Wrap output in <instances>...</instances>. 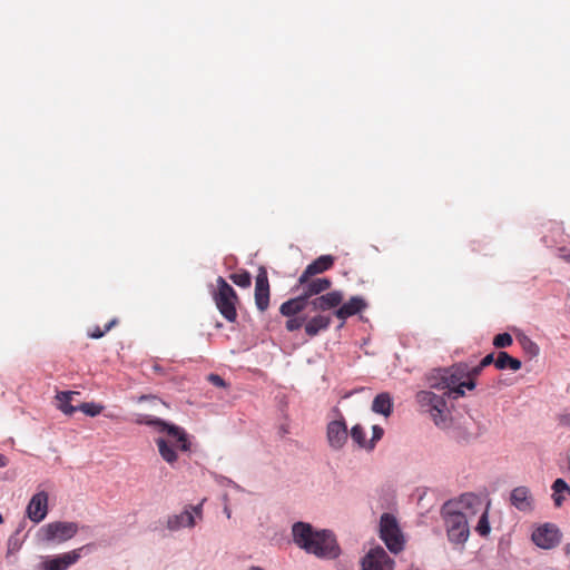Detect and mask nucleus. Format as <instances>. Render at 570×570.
Here are the masks:
<instances>
[{
	"instance_id": "1",
	"label": "nucleus",
	"mask_w": 570,
	"mask_h": 570,
	"mask_svg": "<svg viewBox=\"0 0 570 570\" xmlns=\"http://www.w3.org/2000/svg\"><path fill=\"white\" fill-rule=\"evenodd\" d=\"M136 422L153 426L157 432L165 434V436L155 439V443L161 459L169 465H174L177 462V451H190L191 442L185 429L149 414H139Z\"/></svg>"
},
{
	"instance_id": "2",
	"label": "nucleus",
	"mask_w": 570,
	"mask_h": 570,
	"mask_svg": "<svg viewBox=\"0 0 570 570\" xmlns=\"http://www.w3.org/2000/svg\"><path fill=\"white\" fill-rule=\"evenodd\" d=\"M294 543L318 558L334 559L340 554V547L334 534L328 530H315L309 523L296 522L292 527Z\"/></svg>"
},
{
	"instance_id": "3",
	"label": "nucleus",
	"mask_w": 570,
	"mask_h": 570,
	"mask_svg": "<svg viewBox=\"0 0 570 570\" xmlns=\"http://www.w3.org/2000/svg\"><path fill=\"white\" fill-rule=\"evenodd\" d=\"M469 374V364L459 363L451 368L435 370L429 376V385L431 389L443 390L444 395L459 399L464 395V389L472 390L475 383L470 379H465Z\"/></svg>"
},
{
	"instance_id": "4",
	"label": "nucleus",
	"mask_w": 570,
	"mask_h": 570,
	"mask_svg": "<svg viewBox=\"0 0 570 570\" xmlns=\"http://www.w3.org/2000/svg\"><path fill=\"white\" fill-rule=\"evenodd\" d=\"M453 507L451 503H445L442 508V515L449 540L454 544H462L470 534L468 519L462 512L453 510Z\"/></svg>"
},
{
	"instance_id": "5",
	"label": "nucleus",
	"mask_w": 570,
	"mask_h": 570,
	"mask_svg": "<svg viewBox=\"0 0 570 570\" xmlns=\"http://www.w3.org/2000/svg\"><path fill=\"white\" fill-rule=\"evenodd\" d=\"M217 291L214 293L215 304L220 314L228 321L235 322L237 318L236 303L238 296L235 289L219 276L217 278Z\"/></svg>"
},
{
	"instance_id": "6",
	"label": "nucleus",
	"mask_w": 570,
	"mask_h": 570,
	"mask_svg": "<svg viewBox=\"0 0 570 570\" xmlns=\"http://www.w3.org/2000/svg\"><path fill=\"white\" fill-rule=\"evenodd\" d=\"M380 538L392 553L396 554L403 551L405 540L394 515L390 513H383L381 515Z\"/></svg>"
},
{
	"instance_id": "7",
	"label": "nucleus",
	"mask_w": 570,
	"mask_h": 570,
	"mask_svg": "<svg viewBox=\"0 0 570 570\" xmlns=\"http://www.w3.org/2000/svg\"><path fill=\"white\" fill-rule=\"evenodd\" d=\"M416 402L424 411L431 414L436 425H446L448 410L443 395H436L431 391H420L416 393Z\"/></svg>"
},
{
	"instance_id": "8",
	"label": "nucleus",
	"mask_w": 570,
	"mask_h": 570,
	"mask_svg": "<svg viewBox=\"0 0 570 570\" xmlns=\"http://www.w3.org/2000/svg\"><path fill=\"white\" fill-rule=\"evenodd\" d=\"M41 531L43 540L61 543L76 535L78 524L76 522L56 521L42 527Z\"/></svg>"
},
{
	"instance_id": "9",
	"label": "nucleus",
	"mask_w": 570,
	"mask_h": 570,
	"mask_svg": "<svg viewBox=\"0 0 570 570\" xmlns=\"http://www.w3.org/2000/svg\"><path fill=\"white\" fill-rule=\"evenodd\" d=\"M197 519H203V502L197 505H187L181 513L169 517L167 528L171 531H177L181 528H193Z\"/></svg>"
},
{
	"instance_id": "10",
	"label": "nucleus",
	"mask_w": 570,
	"mask_h": 570,
	"mask_svg": "<svg viewBox=\"0 0 570 570\" xmlns=\"http://www.w3.org/2000/svg\"><path fill=\"white\" fill-rule=\"evenodd\" d=\"M394 560L380 546L371 548L363 557L361 570H393Z\"/></svg>"
},
{
	"instance_id": "11",
	"label": "nucleus",
	"mask_w": 570,
	"mask_h": 570,
	"mask_svg": "<svg viewBox=\"0 0 570 570\" xmlns=\"http://www.w3.org/2000/svg\"><path fill=\"white\" fill-rule=\"evenodd\" d=\"M336 412L340 417L327 424L326 436L330 446L334 450H340L347 441L348 431L342 413L338 410H336Z\"/></svg>"
},
{
	"instance_id": "12",
	"label": "nucleus",
	"mask_w": 570,
	"mask_h": 570,
	"mask_svg": "<svg viewBox=\"0 0 570 570\" xmlns=\"http://www.w3.org/2000/svg\"><path fill=\"white\" fill-rule=\"evenodd\" d=\"M87 547L85 546L55 557H46L40 562L39 568L41 570H67L80 559V552Z\"/></svg>"
},
{
	"instance_id": "13",
	"label": "nucleus",
	"mask_w": 570,
	"mask_h": 570,
	"mask_svg": "<svg viewBox=\"0 0 570 570\" xmlns=\"http://www.w3.org/2000/svg\"><path fill=\"white\" fill-rule=\"evenodd\" d=\"M560 531L556 524L544 523L532 532V541L542 549H551L560 542Z\"/></svg>"
},
{
	"instance_id": "14",
	"label": "nucleus",
	"mask_w": 570,
	"mask_h": 570,
	"mask_svg": "<svg viewBox=\"0 0 570 570\" xmlns=\"http://www.w3.org/2000/svg\"><path fill=\"white\" fill-rule=\"evenodd\" d=\"M448 503L453 504V510L462 512L465 519L485 510L483 500L473 493H464L458 501H449Z\"/></svg>"
},
{
	"instance_id": "15",
	"label": "nucleus",
	"mask_w": 570,
	"mask_h": 570,
	"mask_svg": "<svg viewBox=\"0 0 570 570\" xmlns=\"http://www.w3.org/2000/svg\"><path fill=\"white\" fill-rule=\"evenodd\" d=\"M255 304L261 312H265L269 305V283L267 272L259 268L255 283Z\"/></svg>"
},
{
	"instance_id": "16",
	"label": "nucleus",
	"mask_w": 570,
	"mask_h": 570,
	"mask_svg": "<svg viewBox=\"0 0 570 570\" xmlns=\"http://www.w3.org/2000/svg\"><path fill=\"white\" fill-rule=\"evenodd\" d=\"M344 299L341 291H332L330 293L318 295L309 301V307L313 312H325L332 308H338Z\"/></svg>"
},
{
	"instance_id": "17",
	"label": "nucleus",
	"mask_w": 570,
	"mask_h": 570,
	"mask_svg": "<svg viewBox=\"0 0 570 570\" xmlns=\"http://www.w3.org/2000/svg\"><path fill=\"white\" fill-rule=\"evenodd\" d=\"M48 513V494L45 491L36 493L28 507L27 514L29 519L36 523L42 521Z\"/></svg>"
},
{
	"instance_id": "18",
	"label": "nucleus",
	"mask_w": 570,
	"mask_h": 570,
	"mask_svg": "<svg viewBox=\"0 0 570 570\" xmlns=\"http://www.w3.org/2000/svg\"><path fill=\"white\" fill-rule=\"evenodd\" d=\"M335 258L332 255H322L314 262L308 264L302 275L298 277V285L306 283L308 278L314 275L324 273L331 269L334 265Z\"/></svg>"
},
{
	"instance_id": "19",
	"label": "nucleus",
	"mask_w": 570,
	"mask_h": 570,
	"mask_svg": "<svg viewBox=\"0 0 570 570\" xmlns=\"http://www.w3.org/2000/svg\"><path fill=\"white\" fill-rule=\"evenodd\" d=\"M365 307L366 303L362 297L353 296L346 303L338 306L334 315L342 321L341 326H343L346 318L362 312Z\"/></svg>"
},
{
	"instance_id": "20",
	"label": "nucleus",
	"mask_w": 570,
	"mask_h": 570,
	"mask_svg": "<svg viewBox=\"0 0 570 570\" xmlns=\"http://www.w3.org/2000/svg\"><path fill=\"white\" fill-rule=\"evenodd\" d=\"M511 504L522 512H530L533 510V498L527 487L515 488L510 495Z\"/></svg>"
},
{
	"instance_id": "21",
	"label": "nucleus",
	"mask_w": 570,
	"mask_h": 570,
	"mask_svg": "<svg viewBox=\"0 0 570 570\" xmlns=\"http://www.w3.org/2000/svg\"><path fill=\"white\" fill-rule=\"evenodd\" d=\"M303 288L302 295L305 296L307 301H311L313 296H318L321 293L330 289L332 286V282L326 278H315V279H307L306 283L301 285Z\"/></svg>"
},
{
	"instance_id": "22",
	"label": "nucleus",
	"mask_w": 570,
	"mask_h": 570,
	"mask_svg": "<svg viewBox=\"0 0 570 570\" xmlns=\"http://www.w3.org/2000/svg\"><path fill=\"white\" fill-rule=\"evenodd\" d=\"M306 307H309V301L301 294L295 298L284 302L279 307V312L284 316L292 317L304 311Z\"/></svg>"
},
{
	"instance_id": "23",
	"label": "nucleus",
	"mask_w": 570,
	"mask_h": 570,
	"mask_svg": "<svg viewBox=\"0 0 570 570\" xmlns=\"http://www.w3.org/2000/svg\"><path fill=\"white\" fill-rule=\"evenodd\" d=\"M331 322V315L317 314L306 322L305 333L311 337L316 336L321 331L327 330Z\"/></svg>"
},
{
	"instance_id": "24",
	"label": "nucleus",
	"mask_w": 570,
	"mask_h": 570,
	"mask_svg": "<svg viewBox=\"0 0 570 570\" xmlns=\"http://www.w3.org/2000/svg\"><path fill=\"white\" fill-rule=\"evenodd\" d=\"M78 392L62 391L56 395L57 409H59L66 415H72L77 411V406L70 404L73 395H78Z\"/></svg>"
},
{
	"instance_id": "25",
	"label": "nucleus",
	"mask_w": 570,
	"mask_h": 570,
	"mask_svg": "<svg viewBox=\"0 0 570 570\" xmlns=\"http://www.w3.org/2000/svg\"><path fill=\"white\" fill-rule=\"evenodd\" d=\"M393 402L389 393L376 395L372 403V411L384 416H389L392 412Z\"/></svg>"
},
{
	"instance_id": "26",
	"label": "nucleus",
	"mask_w": 570,
	"mask_h": 570,
	"mask_svg": "<svg viewBox=\"0 0 570 570\" xmlns=\"http://www.w3.org/2000/svg\"><path fill=\"white\" fill-rule=\"evenodd\" d=\"M552 490H553L552 498H553L554 505L561 507L564 501L563 493H567L570 495V487L567 484V482L563 479H557L552 484Z\"/></svg>"
},
{
	"instance_id": "27",
	"label": "nucleus",
	"mask_w": 570,
	"mask_h": 570,
	"mask_svg": "<svg viewBox=\"0 0 570 570\" xmlns=\"http://www.w3.org/2000/svg\"><path fill=\"white\" fill-rule=\"evenodd\" d=\"M493 363L495 367L499 368V358L494 360L493 353L488 354L482 358L479 365L476 366H470L469 365V374L465 375V379L470 377L474 382V377L479 375V373L482 371L484 366L490 365Z\"/></svg>"
},
{
	"instance_id": "28",
	"label": "nucleus",
	"mask_w": 570,
	"mask_h": 570,
	"mask_svg": "<svg viewBox=\"0 0 570 570\" xmlns=\"http://www.w3.org/2000/svg\"><path fill=\"white\" fill-rule=\"evenodd\" d=\"M351 438L353 442H355L360 448H364L368 450V443L366 440V434L364 428L361 424H355L351 429Z\"/></svg>"
},
{
	"instance_id": "29",
	"label": "nucleus",
	"mask_w": 570,
	"mask_h": 570,
	"mask_svg": "<svg viewBox=\"0 0 570 570\" xmlns=\"http://www.w3.org/2000/svg\"><path fill=\"white\" fill-rule=\"evenodd\" d=\"M230 281L239 287L246 288L252 284V276L247 271H238L229 275Z\"/></svg>"
},
{
	"instance_id": "30",
	"label": "nucleus",
	"mask_w": 570,
	"mask_h": 570,
	"mask_svg": "<svg viewBox=\"0 0 570 570\" xmlns=\"http://www.w3.org/2000/svg\"><path fill=\"white\" fill-rule=\"evenodd\" d=\"M517 340L527 354H529L530 356L538 355V353H539L538 345L534 342H532L528 336L520 334L517 336Z\"/></svg>"
},
{
	"instance_id": "31",
	"label": "nucleus",
	"mask_w": 570,
	"mask_h": 570,
	"mask_svg": "<svg viewBox=\"0 0 570 570\" xmlns=\"http://www.w3.org/2000/svg\"><path fill=\"white\" fill-rule=\"evenodd\" d=\"M505 368L518 371L521 368V361L501 351V370Z\"/></svg>"
},
{
	"instance_id": "32",
	"label": "nucleus",
	"mask_w": 570,
	"mask_h": 570,
	"mask_svg": "<svg viewBox=\"0 0 570 570\" xmlns=\"http://www.w3.org/2000/svg\"><path fill=\"white\" fill-rule=\"evenodd\" d=\"M78 410L85 413L86 415L94 417L102 412L104 405L94 402H85L77 406V411Z\"/></svg>"
},
{
	"instance_id": "33",
	"label": "nucleus",
	"mask_w": 570,
	"mask_h": 570,
	"mask_svg": "<svg viewBox=\"0 0 570 570\" xmlns=\"http://www.w3.org/2000/svg\"><path fill=\"white\" fill-rule=\"evenodd\" d=\"M117 324V320L114 318L109 323L105 325V328L101 330L99 326H96L92 331L88 333L91 338H101L107 332H109Z\"/></svg>"
},
{
	"instance_id": "34",
	"label": "nucleus",
	"mask_w": 570,
	"mask_h": 570,
	"mask_svg": "<svg viewBox=\"0 0 570 570\" xmlns=\"http://www.w3.org/2000/svg\"><path fill=\"white\" fill-rule=\"evenodd\" d=\"M476 531L480 535H487L490 532V525L487 517V511H482L480 520L476 525Z\"/></svg>"
},
{
	"instance_id": "35",
	"label": "nucleus",
	"mask_w": 570,
	"mask_h": 570,
	"mask_svg": "<svg viewBox=\"0 0 570 570\" xmlns=\"http://www.w3.org/2000/svg\"><path fill=\"white\" fill-rule=\"evenodd\" d=\"M372 439L367 441L368 443V450H373L375 446V443L380 441L384 434V430L379 425H373L372 428Z\"/></svg>"
},
{
	"instance_id": "36",
	"label": "nucleus",
	"mask_w": 570,
	"mask_h": 570,
	"mask_svg": "<svg viewBox=\"0 0 570 570\" xmlns=\"http://www.w3.org/2000/svg\"><path fill=\"white\" fill-rule=\"evenodd\" d=\"M148 401L151 404V407L166 406V404L157 396L154 395H141L138 399V402Z\"/></svg>"
},
{
	"instance_id": "37",
	"label": "nucleus",
	"mask_w": 570,
	"mask_h": 570,
	"mask_svg": "<svg viewBox=\"0 0 570 570\" xmlns=\"http://www.w3.org/2000/svg\"><path fill=\"white\" fill-rule=\"evenodd\" d=\"M304 321H305V318H299V317L289 318L286 322V330L289 332H294L302 327Z\"/></svg>"
},
{
	"instance_id": "38",
	"label": "nucleus",
	"mask_w": 570,
	"mask_h": 570,
	"mask_svg": "<svg viewBox=\"0 0 570 570\" xmlns=\"http://www.w3.org/2000/svg\"><path fill=\"white\" fill-rule=\"evenodd\" d=\"M208 381L217 386V387H225L226 386V382L224 381V379L222 376H219L218 374H209L208 375Z\"/></svg>"
},
{
	"instance_id": "39",
	"label": "nucleus",
	"mask_w": 570,
	"mask_h": 570,
	"mask_svg": "<svg viewBox=\"0 0 570 570\" xmlns=\"http://www.w3.org/2000/svg\"><path fill=\"white\" fill-rule=\"evenodd\" d=\"M558 421L561 425L570 426V409L564 410L558 415Z\"/></svg>"
},
{
	"instance_id": "40",
	"label": "nucleus",
	"mask_w": 570,
	"mask_h": 570,
	"mask_svg": "<svg viewBox=\"0 0 570 570\" xmlns=\"http://www.w3.org/2000/svg\"><path fill=\"white\" fill-rule=\"evenodd\" d=\"M512 344V336L508 333H501V348L508 347Z\"/></svg>"
},
{
	"instance_id": "41",
	"label": "nucleus",
	"mask_w": 570,
	"mask_h": 570,
	"mask_svg": "<svg viewBox=\"0 0 570 570\" xmlns=\"http://www.w3.org/2000/svg\"><path fill=\"white\" fill-rule=\"evenodd\" d=\"M560 257L567 262V263H570V249H567V248H560Z\"/></svg>"
},
{
	"instance_id": "42",
	"label": "nucleus",
	"mask_w": 570,
	"mask_h": 570,
	"mask_svg": "<svg viewBox=\"0 0 570 570\" xmlns=\"http://www.w3.org/2000/svg\"><path fill=\"white\" fill-rule=\"evenodd\" d=\"M7 464H8V459L3 454H0V468H4V466H7Z\"/></svg>"
},
{
	"instance_id": "43",
	"label": "nucleus",
	"mask_w": 570,
	"mask_h": 570,
	"mask_svg": "<svg viewBox=\"0 0 570 570\" xmlns=\"http://www.w3.org/2000/svg\"><path fill=\"white\" fill-rule=\"evenodd\" d=\"M492 343H493V345H494L497 348H499V343H500L499 334H495V335L493 336Z\"/></svg>"
},
{
	"instance_id": "44",
	"label": "nucleus",
	"mask_w": 570,
	"mask_h": 570,
	"mask_svg": "<svg viewBox=\"0 0 570 570\" xmlns=\"http://www.w3.org/2000/svg\"><path fill=\"white\" fill-rule=\"evenodd\" d=\"M250 570H263V569L259 567H252Z\"/></svg>"
},
{
	"instance_id": "45",
	"label": "nucleus",
	"mask_w": 570,
	"mask_h": 570,
	"mask_svg": "<svg viewBox=\"0 0 570 570\" xmlns=\"http://www.w3.org/2000/svg\"><path fill=\"white\" fill-rule=\"evenodd\" d=\"M225 511H226L227 517L229 518L230 517L229 511H227V509H225Z\"/></svg>"
},
{
	"instance_id": "46",
	"label": "nucleus",
	"mask_w": 570,
	"mask_h": 570,
	"mask_svg": "<svg viewBox=\"0 0 570 570\" xmlns=\"http://www.w3.org/2000/svg\"><path fill=\"white\" fill-rule=\"evenodd\" d=\"M3 522V518L2 515L0 514V524Z\"/></svg>"
}]
</instances>
